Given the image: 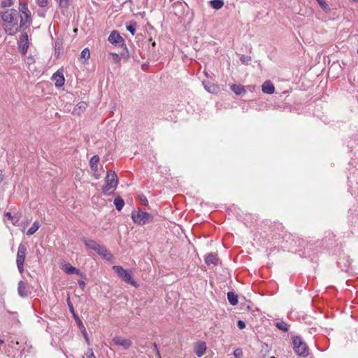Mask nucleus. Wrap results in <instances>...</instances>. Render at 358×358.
<instances>
[{
  "instance_id": "1",
  "label": "nucleus",
  "mask_w": 358,
  "mask_h": 358,
  "mask_svg": "<svg viewBox=\"0 0 358 358\" xmlns=\"http://www.w3.org/2000/svg\"><path fill=\"white\" fill-rule=\"evenodd\" d=\"M20 11L13 8L7 9L1 13V19L5 32L8 35H14L20 31L18 20Z\"/></svg>"
},
{
  "instance_id": "2",
  "label": "nucleus",
  "mask_w": 358,
  "mask_h": 358,
  "mask_svg": "<svg viewBox=\"0 0 358 358\" xmlns=\"http://www.w3.org/2000/svg\"><path fill=\"white\" fill-rule=\"evenodd\" d=\"M82 241L84 243V244L87 248L96 251L99 255H101L103 258L108 259L109 258L111 257L112 255L108 251V250L105 247L99 244L94 240L83 238Z\"/></svg>"
},
{
  "instance_id": "3",
  "label": "nucleus",
  "mask_w": 358,
  "mask_h": 358,
  "mask_svg": "<svg viewBox=\"0 0 358 358\" xmlns=\"http://www.w3.org/2000/svg\"><path fill=\"white\" fill-rule=\"evenodd\" d=\"M108 41L110 43H112L115 45H119V46L123 48L124 52H121V56L122 57L127 58V59L129 57V54L128 52L127 45L124 43V40L120 36V34H119V32L117 31L113 30V31H111V33L110 34V35L108 38Z\"/></svg>"
},
{
  "instance_id": "4",
  "label": "nucleus",
  "mask_w": 358,
  "mask_h": 358,
  "mask_svg": "<svg viewBox=\"0 0 358 358\" xmlns=\"http://www.w3.org/2000/svg\"><path fill=\"white\" fill-rule=\"evenodd\" d=\"M294 352L299 356L306 357L308 355V348L299 336L292 338Z\"/></svg>"
},
{
  "instance_id": "5",
  "label": "nucleus",
  "mask_w": 358,
  "mask_h": 358,
  "mask_svg": "<svg viewBox=\"0 0 358 358\" xmlns=\"http://www.w3.org/2000/svg\"><path fill=\"white\" fill-rule=\"evenodd\" d=\"M113 270L121 278L124 282L136 287L138 284L132 279L131 272L123 268L121 266H113Z\"/></svg>"
},
{
  "instance_id": "6",
  "label": "nucleus",
  "mask_w": 358,
  "mask_h": 358,
  "mask_svg": "<svg viewBox=\"0 0 358 358\" xmlns=\"http://www.w3.org/2000/svg\"><path fill=\"white\" fill-rule=\"evenodd\" d=\"M106 185L102 189L103 194L107 195L110 189H115L118 183V178L115 172L108 171L106 177Z\"/></svg>"
},
{
  "instance_id": "7",
  "label": "nucleus",
  "mask_w": 358,
  "mask_h": 358,
  "mask_svg": "<svg viewBox=\"0 0 358 358\" xmlns=\"http://www.w3.org/2000/svg\"><path fill=\"white\" fill-rule=\"evenodd\" d=\"M131 218L136 224L143 225L152 219V216L147 212L138 210L137 212L133 211L131 213Z\"/></svg>"
},
{
  "instance_id": "8",
  "label": "nucleus",
  "mask_w": 358,
  "mask_h": 358,
  "mask_svg": "<svg viewBox=\"0 0 358 358\" xmlns=\"http://www.w3.org/2000/svg\"><path fill=\"white\" fill-rule=\"evenodd\" d=\"M113 342L115 345L121 346L124 350L129 349L132 345V341L131 340L120 336H115L113 338Z\"/></svg>"
},
{
  "instance_id": "9",
  "label": "nucleus",
  "mask_w": 358,
  "mask_h": 358,
  "mask_svg": "<svg viewBox=\"0 0 358 358\" xmlns=\"http://www.w3.org/2000/svg\"><path fill=\"white\" fill-rule=\"evenodd\" d=\"M27 255V248L23 243H20L18 247L16 263H24Z\"/></svg>"
},
{
  "instance_id": "10",
  "label": "nucleus",
  "mask_w": 358,
  "mask_h": 358,
  "mask_svg": "<svg viewBox=\"0 0 358 358\" xmlns=\"http://www.w3.org/2000/svg\"><path fill=\"white\" fill-rule=\"evenodd\" d=\"M18 44L22 52L25 54L29 48L28 35L27 33H24L20 36Z\"/></svg>"
},
{
  "instance_id": "11",
  "label": "nucleus",
  "mask_w": 358,
  "mask_h": 358,
  "mask_svg": "<svg viewBox=\"0 0 358 358\" xmlns=\"http://www.w3.org/2000/svg\"><path fill=\"white\" fill-rule=\"evenodd\" d=\"M206 344L203 341L197 342L194 346V352L198 357H202L206 352Z\"/></svg>"
},
{
  "instance_id": "12",
  "label": "nucleus",
  "mask_w": 358,
  "mask_h": 358,
  "mask_svg": "<svg viewBox=\"0 0 358 358\" xmlns=\"http://www.w3.org/2000/svg\"><path fill=\"white\" fill-rule=\"evenodd\" d=\"M17 292L21 297H26L29 294V290L27 287V282L21 280L18 282Z\"/></svg>"
},
{
  "instance_id": "13",
  "label": "nucleus",
  "mask_w": 358,
  "mask_h": 358,
  "mask_svg": "<svg viewBox=\"0 0 358 358\" xmlns=\"http://www.w3.org/2000/svg\"><path fill=\"white\" fill-rule=\"evenodd\" d=\"M262 91L264 93L271 94L275 92V87L273 84L269 81H265L262 85Z\"/></svg>"
},
{
  "instance_id": "14",
  "label": "nucleus",
  "mask_w": 358,
  "mask_h": 358,
  "mask_svg": "<svg viewBox=\"0 0 358 358\" xmlns=\"http://www.w3.org/2000/svg\"><path fill=\"white\" fill-rule=\"evenodd\" d=\"M63 270L69 275L72 274H76L78 275H83L82 273L80 271L79 269L76 268V267L71 266L70 264H66L64 266Z\"/></svg>"
},
{
  "instance_id": "15",
  "label": "nucleus",
  "mask_w": 358,
  "mask_h": 358,
  "mask_svg": "<svg viewBox=\"0 0 358 358\" xmlns=\"http://www.w3.org/2000/svg\"><path fill=\"white\" fill-rule=\"evenodd\" d=\"M52 79L55 81V86L57 87H62L64 84V76L59 72L55 73Z\"/></svg>"
},
{
  "instance_id": "16",
  "label": "nucleus",
  "mask_w": 358,
  "mask_h": 358,
  "mask_svg": "<svg viewBox=\"0 0 358 358\" xmlns=\"http://www.w3.org/2000/svg\"><path fill=\"white\" fill-rule=\"evenodd\" d=\"M20 24L19 25L20 30L21 29L27 28L31 21L30 15H24V17L20 15Z\"/></svg>"
},
{
  "instance_id": "17",
  "label": "nucleus",
  "mask_w": 358,
  "mask_h": 358,
  "mask_svg": "<svg viewBox=\"0 0 358 358\" xmlns=\"http://www.w3.org/2000/svg\"><path fill=\"white\" fill-rule=\"evenodd\" d=\"M231 90L236 95H241L246 92L244 86L233 84L230 86Z\"/></svg>"
},
{
  "instance_id": "18",
  "label": "nucleus",
  "mask_w": 358,
  "mask_h": 358,
  "mask_svg": "<svg viewBox=\"0 0 358 358\" xmlns=\"http://www.w3.org/2000/svg\"><path fill=\"white\" fill-rule=\"evenodd\" d=\"M206 264L208 265L214 264L217 265L218 264V258L215 254L210 253L208 254L205 259Z\"/></svg>"
},
{
  "instance_id": "19",
  "label": "nucleus",
  "mask_w": 358,
  "mask_h": 358,
  "mask_svg": "<svg viewBox=\"0 0 358 358\" xmlns=\"http://www.w3.org/2000/svg\"><path fill=\"white\" fill-rule=\"evenodd\" d=\"M99 161V157L98 155H94L90 160V166L92 171H97L98 162Z\"/></svg>"
},
{
  "instance_id": "20",
  "label": "nucleus",
  "mask_w": 358,
  "mask_h": 358,
  "mask_svg": "<svg viewBox=\"0 0 358 358\" xmlns=\"http://www.w3.org/2000/svg\"><path fill=\"white\" fill-rule=\"evenodd\" d=\"M227 299L232 306H236L238 302V296L234 292H229L227 293Z\"/></svg>"
},
{
  "instance_id": "21",
  "label": "nucleus",
  "mask_w": 358,
  "mask_h": 358,
  "mask_svg": "<svg viewBox=\"0 0 358 358\" xmlns=\"http://www.w3.org/2000/svg\"><path fill=\"white\" fill-rule=\"evenodd\" d=\"M40 227H41V224L39 223V222L35 221L32 224L31 227L27 230V235L31 236V235L34 234L39 229Z\"/></svg>"
},
{
  "instance_id": "22",
  "label": "nucleus",
  "mask_w": 358,
  "mask_h": 358,
  "mask_svg": "<svg viewBox=\"0 0 358 358\" xmlns=\"http://www.w3.org/2000/svg\"><path fill=\"white\" fill-rule=\"evenodd\" d=\"M114 204L117 210H121L124 206V201L121 197H117L114 199Z\"/></svg>"
},
{
  "instance_id": "23",
  "label": "nucleus",
  "mask_w": 358,
  "mask_h": 358,
  "mask_svg": "<svg viewBox=\"0 0 358 358\" xmlns=\"http://www.w3.org/2000/svg\"><path fill=\"white\" fill-rule=\"evenodd\" d=\"M210 6L214 9L219 10L224 6V1L222 0H212Z\"/></svg>"
},
{
  "instance_id": "24",
  "label": "nucleus",
  "mask_w": 358,
  "mask_h": 358,
  "mask_svg": "<svg viewBox=\"0 0 358 358\" xmlns=\"http://www.w3.org/2000/svg\"><path fill=\"white\" fill-rule=\"evenodd\" d=\"M121 57H122L120 55H119L117 53H110V56L108 57V59L112 62V63H114V64H118L120 62V59Z\"/></svg>"
},
{
  "instance_id": "25",
  "label": "nucleus",
  "mask_w": 358,
  "mask_h": 358,
  "mask_svg": "<svg viewBox=\"0 0 358 358\" xmlns=\"http://www.w3.org/2000/svg\"><path fill=\"white\" fill-rule=\"evenodd\" d=\"M275 326L284 332H287L288 331L287 324L283 321L276 322Z\"/></svg>"
},
{
  "instance_id": "26",
  "label": "nucleus",
  "mask_w": 358,
  "mask_h": 358,
  "mask_svg": "<svg viewBox=\"0 0 358 358\" xmlns=\"http://www.w3.org/2000/svg\"><path fill=\"white\" fill-rule=\"evenodd\" d=\"M80 57L85 59V60H88L90 57V50L87 48H85L83 50L80 54Z\"/></svg>"
},
{
  "instance_id": "27",
  "label": "nucleus",
  "mask_w": 358,
  "mask_h": 358,
  "mask_svg": "<svg viewBox=\"0 0 358 358\" xmlns=\"http://www.w3.org/2000/svg\"><path fill=\"white\" fill-rule=\"evenodd\" d=\"M56 1L62 8H66L69 4V0H56Z\"/></svg>"
},
{
  "instance_id": "28",
  "label": "nucleus",
  "mask_w": 358,
  "mask_h": 358,
  "mask_svg": "<svg viewBox=\"0 0 358 358\" xmlns=\"http://www.w3.org/2000/svg\"><path fill=\"white\" fill-rule=\"evenodd\" d=\"M55 55L59 56L61 50L62 49V43L59 41H56L55 44Z\"/></svg>"
},
{
  "instance_id": "29",
  "label": "nucleus",
  "mask_w": 358,
  "mask_h": 358,
  "mask_svg": "<svg viewBox=\"0 0 358 358\" xmlns=\"http://www.w3.org/2000/svg\"><path fill=\"white\" fill-rule=\"evenodd\" d=\"M320 6L325 11L329 10L328 5L326 3L324 0H317Z\"/></svg>"
},
{
  "instance_id": "30",
  "label": "nucleus",
  "mask_w": 358,
  "mask_h": 358,
  "mask_svg": "<svg viewBox=\"0 0 358 358\" xmlns=\"http://www.w3.org/2000/svg\"><path fill=\"white\" fill-rule=\"evenodd\" d=\"M136 25V23H134L127 26V30L129 31L132 35L135 34Z\"/></svg>"
},
{
  "instance_id": "31",
  "label": "nucleus",
  "mask_w": 358,
  "mask_h": 358,
  "mask_svg": "<svg viewBox=\"0 0 358 358\" xmlns=\"http://www.w3.org/2000/svg\"><path fill=\"white\" fill-rule=\"evenodd\" d=\"M13 3V0H3L1 1V6L3 8L10 7Z\"/></svg>"
},
{
  "instance_id": "32",
  "label": "nucleus",
  "mask_w": 358,
  "mask_h": 358,
  "mask_svg": "<svg viewBox=\"0 0 358 358\" xmlns=\"http://www.w3.org/2000/svg\"><path fill=\"white\" fill-rule=\"evenodd\" d=\"M21 9L20 12L21 11L24 15H30V11L29 10L26 4H21Z\"/></svg>"
},
{
  "instance_id": "33",
  "label": "nucleus",
  "mask_w": 358,
  "mask_h": 358,
  "mask_svg": "<svg viewBox=\"0 0 358 358\" xmlns=\"http://www.w3.org/2000/svg\"><path fill=\"white\" fill-rule=\"evenodd\" d=\"M36 1L37 4L40 7H42V8L47 6L49 3L48 0H36Z\"/></svg>"
},
{
  "instance_id": "34",
  "label": "nucleus",
  "mask_w": 358,
  "mask_h": 358,
  "mask_svg": "<svg viewBox=\"0 0 358 358\" xmlns=\"http://www.w3.org/2000/svg\"><path fill=\"white\" fill-rule=\"evenodd\" d=\"M67 303H68V306L69 308V310L71 311V313H73L75 315L73 306L72 303L71 302L69 296L67 298Z\"/></svg>"
},
{
  "instance_id": "35",
  "label": "nucleus",
  "mask_w": 358,
  "mask_h": 358,
  "mask_svg": "<svg viewBox=\"0 0 358 358\" xmlns=\"http://www.w3.org/2000/svg\"><path fill=\"white\" fill-rule=\"evenodd\" d=\"M234 355L236 357V358H240L241 357H242L243 355V352L241 351V349H236L234 351Z\"/></svg>"
},
{
  "instance_id": "36",
  "label": "nucleus",
  "mask_w": 358,
  "mask_h": 358,
  "mask_svg": "<svg viewBox=\"0 0 358 358\" xmlns=\"http://www.w3.org/2000/svg\"><path fill=\"white\" fill-rule=\"evenodd\" d=\"M251 60V57H248V56H242L241 57V61L243 62V63H248V62H250Z\"/></svg>"
},
{
  "instance_id": "37",
  "label": "nucleus",
  "mask_w": 358,
  "mask_h": 358,
  "mask_svg": "<svg viewBox=\"0 0 358 358\" xmlns=\"http://www.w3.org/2000/svg\"><path fill=\"white\" fill-rule=\"evenodd\" d=\"M19 272L23 273L24 272V263H16Z\"/></svg>"
},
{
  "instance_id": "38",
  "label": "nucleus",
  "mask_w": 358,
  "mask_h": 358,
  "mask_svg": "<svg viewBox=\"0 0 358 358\" xmlns=\"http://www.w3.org/2000/svg\"><path fill=\"white\" fill-rule=\"evenodd\" d=\"M237 326L240 329H243L245 327V323L243 320H238Z\"/></svg>"
},
{
  "instance_id": "39",
  "label": "nucleus",
  "mask_w": 358,
  "mask_h": 358,
  "mask_svg": "<svg viewBox=\"0 0 358 358\" xmlns=\"http://www.w3.org/2000/svg\"><path fill=\"white\" fill-rule=\"evenodd\" d=\"M139 199L140 200L142 201V203L144 204V205H148V201L145 197V195L142 194V195H140L139 196Z\"/></svg>"
},
{
  "instance_id": "40",
  "label": "nucleus",
  "mask_w": 358,
  "mask_h": 358,
  "mask_svg": "<svg viewBox=\"0 0 358 358\" xmlns=\"http://www.w3.org/2000/svg\"><path fill=\"white\" fill-rule=\"evenodd\" d=\"M215 87L214 85H210V86H207V85H205V89L209 92H214V90H215Z\"/></svg>"
},
{
  "instance_id": "41",
  "label": "nucleus",
  "mask_w": 358,
  "mask_h": 358,
  "mask_svg": "<svg viewBox=\"0 0 358 358\" xmlns=\"http://www.w3.org/2000/svg\"><path fill=\"white\" fill-rule=\"evenodd\" d=\"M88 353L87 358H96L92 348L88 349Z\"/></svg>"
},
{
  "instance_id": "42",
  "label": "nucleus",
  "mask_w": 358,
  "mask_h": 358,
  "mask_svg": "<svg viewBox=\"0 0 358 358\" xmlns=\"http://www.w3.org/2000/svg\"><path fill=\"white\" fill-rule=\"evenodd\" d=\"M153 348H154V350L155 352H156V355L157 356L159 357V358H161V356H160V352L157 348V345L156 343H153Z\"/></svg>"
},
{
  "instance_id": "43",
  "label": "nucleus",
  "mask_w": 358,
  "mask_h": 358,
  "mask_svg": "<svg viewBox=\"0 0 358 358\" xmlns=\"http://www.w3.org/2000/svg\"><path fill=\"white\" fill-rule=\"evenodd\" d=\"M79 287L83 290L85 287V283L83 280H78V282Z\"/></svg>"
},
{
  "instance_id": "44",
  "label": "nucleus",
  "mask_w": 358,
  "mask_h": 358,
  "mask_svg": "<svg viewBox=\"0 0 358 358\" xmlns=\"http://www.w3.org/2000/svg\"><path fill=\"white\" fill-rule=\"evenodd\" d=\"M83 336H84V337L85 338L86 342L89 344V339H88V337H87V331H86L85 328H84V330H83Z\"/></svg>"
},
{
  "instance_id": "45",
  "label": "nucleus",
  "mask_w": 358,
  "mask_h": 358,
  "mask_svg": "<svg viewBox=\"0 0 358 358\" xmlns=\"http://www.w3.org/2000/svg\"><path fill=\"white\" fill-rule=\"evenodd\" d=\"M6 216L8 219H10V220L13 221V216L11 215V213H10V212H7V213H6ZM13 224H15V222H13Z\"/></svg>"
},
{
  "instance_id": "46",
  "label": "nucleus",
  "mask_w": 358,
  "mask_h": 358,
  "mask_svg": "<svg viewBox=\"0 0 358 358\" xmlns=\"http://www.w3.org/2000/svg\"><path fill=\"white\" fill-rule=\"evenodd\" d=\"M80 104V108L85 107V106L86 105V103L85 102H81Z\"/></svg>"
},
{
  "instance_id": "47",
  "label": "nucleus",
  "mask_w": 358,
  "mask_h": 358,
  "mask_svg": "<svg viewBox=\"0 0 358 358\" xmlns=\"http://www.w3.org/2000/svg\"><path fill=\"white\" fill-rule=\"evenodd\" d=\"M78 324H79V325H80V326H82V327H83V323H82V322L80 321V320H79V318H78Z\"/></svg>"
},
{
  "instance_id": "48",
  "label": "nucleus",
  "mask_w": 358,
  "mask_h": 358,
  "mask_svg": "<svg viewBox=\"0 0 358 358\" xmlns=\"http://www.w3.org/2000/svg\"><path fill=\"white\" fill-rule=\"evenodd\" d=\"M3 343V341L0 340V345L2 344Z\"/></svg>"
},
{
  "instance_id": "49",
  "label": "nucleus",
  "mask_w": 358,
  "mask_h": 358,
  "mask_svg": "<svg viewBox=\"0 0 358 358\" xmlns=\"http://www.w3.org/2000/svg\"><path fill=\"white\" fill-rule=\"evenodd\" d=\"M270 358H275V357H270Z\"/></svg>"
},
{
  "instance_id": "50",
  "label": "nucleus",
  "mask_w": 358,
  "mask_h": 358,
  "mask_svg": "<svg viewBox=\"0 0 358 358\" xmlns=\"http://www.w3.org/2000/svg\"><path fill=\"white\" fill-rule=\"evenodd\" d=\"M357 53H358V50H357Z\"/></svg>"
}]
</instances>
